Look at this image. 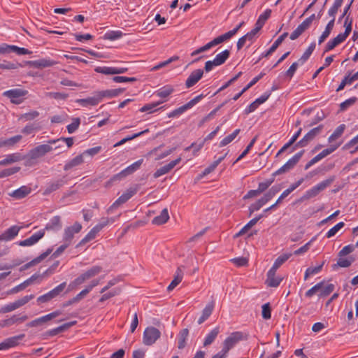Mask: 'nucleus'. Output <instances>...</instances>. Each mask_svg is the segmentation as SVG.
I'll list each match as a JSON object with an SVG mask.
<instances>
[{"mask_svg": "<svg viewBox=\"0 0 358 358\" xmlns=\"http://www.w3.org/2000/svg\"><path fill=\"white\" fill-rule=\"evenodd\" d=\"M227 153L224 154V155L218 157L215 161H214L210 166L206 167L203 173V176H207L208 174L210 173L212 171H213L215 168L218 166V164L225 158Z\"/></svg>", "mask_w": 358, "mask_h": 358, "instance_id": "4c0bfd02", "label": "nucleus"}, {"mask_svg": "<svg viewBox=\"0 0 358 358\" xmlns=\"http://www.w3.org/2000/svg\"><path fill=\"white\" fill-rule=\"evenodd\" d=\"M181 160L180 157L171 161L169 164L160 167L154 173V178H157L167 173H169L171 169H173Z\"/></svg>", "mask_w": 358, "mask_h": 358, "instance_id": "dca6fc26", "label": "nucleus"}, {"mask_svg": "<svg viewBox=\"0 0 358 358\" xmlns=\"http://www.w3.org/2000/svg\"><path fill=\"white\" fill-rule=\"evenodd\" d=\"M220 333V327H216L212 329L206 336L203 341V346H208L213 343L218 334Z\"/></svg>", "mask_w": 358, "mask_h": 358, "instance_id": "2f4dec72", "label": "nucleus"}, {"mask_svg": "<svg viewBox=\"0 0 358 358\" xmlns=\"http://www.w3.org/2000/svg\"><path fill=\"white\" fill-rule=\"evenodd\" d=\"M240 131H241L240 129H237L234 130L232 134L228 135L227 136L224 138L220 141V146L224 147V146L228 145L229 143H230L238 135Z\"/></svg>", "mask_w": 358, "mask_h": 358, "instance_id": "49530a36", "label": "nucleus"}, {"mask_svg": "<svg viewBox=\"0 0 358 358\" xmlns=\"http://www.w3.org/2000/svg\"><path fill=\"white\" fill-rule=\"evenodd\" d=\"M203 70L199 69L193 71L185 81L186 88H190L195 85L203 77Z\"/></svg>", "mask_w": 358, "mask_h": 358, "instance_id": "f8f14e48", "label": "nucleus"}, {"mask_svg": "<svg viewBox=\"0 0 358 358\" xmlns=\"http://www.w3.org/2000/svg\"><path fill=\"white\" fill-rule=\"evenodd\" d=\"M99 232V231L94 227L89 232L88 234L80 241V243L77 245V248L81 245H85L87 242L93 240L96 236L97 234Z\"/></svg>", "mask_w": 358, "mask_h": 358, "instance_id": "c9c22d12", "label": "nucleus"}, {"mask_svg": "<svg viewBox=\"0 0 358 358\" xmlns=\"http://www.w3.org/2000/svg\"><path fill=\"white\" fill-rule=\"evenodd\" d=\"M28 94V91L22 88H14L6 90L2 95L10 99L13 104L19 105L24 102L25 96Z\"/></svg>", "mask_w": 358, "mask_h": 358, "instance_id": "f03ea898", "label": "nucleus"}, {"mask_svg": "<svg viewBox=\"0 0 358 358\" xmlns=\"http://www.w3.org/2000/svg\"><path fill=\"white\" fill-rule=\"evenodd\" d=\"M163 102H164V101H157V102L145 104L140 109V111L142 113L147 112L148 113H152L155 111H157L159 109V108H157V107L158 106H159L161 103H162Z\"/></svg>", "mask_w": 358, "mask_h": 358, "instance_id": "a19ab883", "label": "nucleus"}, {"mask_svg": "<svg viewBox=\"0 0 358 358\" xmlns=\"http://www.w3.org/2000/svg\"><path fill=\"white\" fill-rule=\"evenodd\" d=\"M334 178H330L326 179L316 185L313 186L310 189L307 190L304 194L301 197V201L308 200L310 199L314 198L317 196L321 192L324 190L327 187L331 185V184L334 182Z\"/></svg>", "mask_w": 358, "mask_h": 358, "instance_id": "f257e3e1", "label": "nucleus"}, {"mask_svg": "<svg viewBox=\"0 0 358 358\" xmlns=\"http://www.w3.org/2000/svg\"><path fill=\"white\" fill-rule=\"evenodd\" d=\"M45 235V229L40 230L29 238L20 241L17 243L20 246L26 247V246H31L36 243L40 239H41Z\"/></svg>", "mask_w": 358, "mask_h": 358, "instance_id": "ddd939ff", "label": "nucleus"}, {"mask_svg": "<svg viewBox=\"0 0 358 358\" xmlns=\"http://www.w3.org/2000/svg\"><path fill=\"white\" fill-rule=\"evenodd\" d=\"M87 295L86 294V291H84V290H82L79 294H78L76 296H74L73 298L71 299L70 300L66 301L64 304H63V307H66V306H69L70 305H72L75 303H77L78 301H80L82 299H83L85 296Z\"/></svg>", "mask_w": 358, "mask_h": 358, "instance_id": "5fc2aeb1", "label": "nucleus"}, {"mask_svg": "<svg viewBox=\"0 0 358 358\" xmlns=\"http://www.w3.org/2000/svg\"><path fill=\"white\" fill-rule=\"evenodd\" d=\"M22 136L21 135H16L6 140L0 139L1 148L3 146H13L18 143L22 139Z\"/></svg>", "mask_w": 358, "mask_h": 358, "instance_id": "ea45409f", "label": "nucleus"}, {"mask_svg": "<svg viewBox=\"0 0 358 358\" xmlns=\"http://www.w3.org/2000/svg\"><path fill=\"white\" fill-rule=\"evenodd\" d=\"M345 129V125L344 124H342L339 125L335 131L333 132V134L329 137L328 141L329 143H331L338 138L341 136V135L343 134L344 131Z\"/></svg>", "mask_w": 358, "mask_h": 358, "instance_id": "37998d69", "label": "nucleus"}, {"mask_svg": "<svg viewBox=\"0 0 358 358\" xmlns=\"http://www.w3.org/2000/svg\"><path fill=\"white\" fill-rule=\"evenodd\" d=\"M189 335L188 329H182L178 334V348L183 349L186 345V341Z\"/></svg>", "mask_w": 358, "mask_h": 358, "instance_id": "e433bc0d", "label": "nucleus"}, {"mask_svg": "<svg viewBox=\"0 0 358 358\" xmlns=\"http://www.w3.org/2000/svg\"><path fill=\"white\" fill-rule=\"evenodd\" d=\"M66 285V283L65 282L59 284L58 286L55 287L53 289L48 292L49 295L52 298H55L60 295V294L64 291Z\"/></svg>", "mask_w": 358, "mask_h": 358, "instance_id": "6e6d98bb", "label": "nucleus"}, {"mask_svg": "<svg viewBox=\"0 0 358 358\" xmlns=\"http://www.w3.org/2000/svg\"><path fill=\"white\" fill-rule=\"evenodd\" d=\"M303 64V63H300L299 60L294 62L288 69V70L285 72V76L288 77L289 79H291L293 77L294 74L295 73L298 66H301Z\"/></svg>", "mask_w": 358, "mask_h": 358, "instance_id": "69168bd1", "label": "nucleus"}, {"mask_svg": "<svg viewBox=\"0 0 358 358\" xmlns=\"http://www.w3.org/2000/svg\"><path fill=\"white\" fill-rule=\"evenodd\" d=\"M174 91V88L171 85H166L157 90L155 94L156 96L166 99Z\"/></svg>", "mask_w": 358, "mask_h": 358, "instance_id": "473e14b6", "label": "nucleus"}, {"mask_svg": "<svg viewBox=\"0 0 358 358\" xmlns=\"http://www.w3.org/2000/svg\"><path fill=\"white\" fill-rule=\"evenodd\" d=\"M86 280H87V278L85 276V273H83L81 275H80L78 278H76L74 280L70 282V284L69 285V289H74L77 286L84 283Z\"/></svg>", "mask_w": 358, "mask_h": 358, "instance_id": "8fccbe9b", "label": "nucleus"}, {"mask_svg": "<svg viewBox=\"0 0 358 358\" xmlns=\"http://www.w3.org/2000/svg\"><path fill=\"white\" fill-rule=\"evenodd\" d=\"M67 183L66 176H63L61 178L52 180L47 183L45 189L43 192V195H48L53 192H55L63 187Z\"/></svg>", "mask_w": 358, "mask_h": 358, "instance_id": "1a4fd4ad", "label": "nucleus"}, {"mask_svg": "<svg viewBox=\"0 0 358 358\" xmlns=\"http://www.w3.org/2000/svg\"><path fill=\"white\" fill-rule=\"evenodd\" d=\"M355 261V258L352 257H349L348 258H339L337 262V264L336 266L347 268L349 267L352 263Z\"/></svg>", "mask_w": 358, "mask_h": 358, "instance_id": "680f3d73", "label": "nucleus"}, {"mask_svg": "<svg viewBox=\"0 0 358 358\" xmlns=\"http://www.w3.org/2000/svg\"><path fill=\"white\" fill-rule=\"evenodd\" d=\"M52 252V249H48L45 252H44L43 253H42L41 255H40L38 257L34 258V259H32L31 261H30L29 262L25 264L24 265H23L20 268V271H25L38 264H39L40 262H41L44 259H45L50 253Z\"/></svg>", "mask_w": 358, "mask_h": 358, "instance_id": "a211bd4d", "label": "nucleus"}, {"mask_svg": "<svg viewBox=\"0 0 358 358\" xmlns=\"http://www.w3.org/2000/svg\"><path fill=\"white\" fill-rule=\"evenodd\" d=\"M319 283L322 284V287L319 290L318 296L320 298H324L329 295L335 289V285L332 283L325 284L324 281H321Z\"/></svg>", "mask_w": 358, "mask_h": 358, "instance_id": "b1692460", "label": "nucleus"}, {"mask_svg": "<svg viewBox=\"0 0 358 358\" xmlns=\"http://www.w3.org/2000/svg\"><path fill=\"white\" fill-rule=\"evenodd\" d=\"M324 262L315 267H309L306 269L304 275V280H306L310 275H314L320 273L323 267Z\"/></svg>", "mask_w": 358, "mask_h": 358, "instance_id": "c03bdc74", "label": "nucleus"}, {"mask_svg": "<svg viewBox=\"0 0 358 358\" xmlns=\"http://www.w3.org/2000/svg\"><path fill=\"white\" fill-rule=\"evenodd\" d=\"M20 170V166H15L9 169H6L3 171H0V178H6L8 176H10L11 175H13L17 172H19Z\"/></svg>", "mask_w": 358, "mask_h": 358, "instance_id": "bf43d9fd", "label": "nucleus"}, {"mask_svg": "<svg viewBox=\"0 0 358 358\" xmlns=\"http://www.w3.org/2000/svg\"><path fill=\"white\" fill-rule=\"evenodd\" d=\"M20 66V64L17 63H13L8 61H2L0 62V69L3 70H12L16 69Z\"/></svg>", "mask_w": 358, "mask_h": 358, "instance_id": "0e129e2a", "label": "nucleus"}, {"mask_svg": "<svg viewBox=\"0 0 358 358\" xmlns=\"http://www.w3.org/2000/svg\"><path fill=\"white\" fill-rule=\"evenodd\" d=\"M31 192V188L29 186L23 185L20 188L8 193V195L15 199H22L29 195Z\"/></svg>", "mask_w": 358, "mask_h": 358, "instance_id": "6ab92c4d", "label": "nucleus"}, {"mask_svg": "<svg viewBox=\"0 0 358 358\" xmlns=\"http://www.w3.org/2000/svg\"><path fill=\"white\" fill-rule=\"evenodd\" d=\"M304 150H301L298 153L295 154L291 159H289L282 166L278 169L276 171L273 173V176L285 173L292 169L295 165L299 162L301 158Z\"/></svg>", "mask_w": 358, "mask_h": 358, "instance_id": "20e7f679", "label": "nucleus"}, {"mask_svg": "<svg viewBox=\"0 0 358 358\" xmlns=\"http://www.w3.org/2000/svg\"><path fill=\"white\" fill-rule=\"evenodd\" d=\"M116 220V217H103L101 221L94 226L100 231L103 227L109 224L113 223Z\"/></svg>", "mask_w": 358, "mask_h": 358, "instance_id": "052dcab7", "label": "nucleus"}, {"mask_svg": "<svg viewBox=\"0 0 358 358\" xmlns=\"http://www.w3.org/2000/svg\"><path fill=\"white\" fill-rule=\"evenodd\" d=\"M95 71L104 75H114L115 67L111 66H98L95 69Z\"/></svg>", "mask_w": 358, "mask_h": 358, "instance_id": "774afa93", "label": "nucleus"}, {"mask_svg": "<svg viewBox=\"0 0 358 358\" xmlns=\"http://www.w3.org/2000/svg\"><path fill=\"white\" fill-rule=\"evenodd\" d=\"M271 14V9H266L262 14H261L256 23L255 27L259 31L263 27L266 21L270 17Z\"/></svg>", "mask_w": 358, "mask_h": 358, "instance_id": "cd10ccee", "label": "nucleus"}, {"mask_svg": "<svg viewBox=\"0 0 358 358\" xmlns=\"http://www.w3.org/2000/svg\"><path fill=\"white\" fill-rule=\"evenodd\" d=\"M230 51L229 50H224L222 52L217 54L214 58V61L217 66L223 64L227 59L229 57Z\"/></svg>", "mask_w": 358, "mask_h": 358, "instance_id": "58836bf2", "label": "nucleus"}, {"mask_svg": "<svg viewBox=\"0 0 358 358\" xmlns=\"http://www.w3.org/2000/svg\"><path fill=\"white\" fill-rule=\"evenodd\" d=\"M52 150V148L50 145L42 144L31 150L29 152V156L31 159H35L43 157L46 153L50 152Z\"/></svg>", "mask_w": 358, "mask_h": 358, "instance_id": "9d476101", "label": "nucleus"}, {"mask_svg": "<svg viewBox=\"0 0 358 358\" xmlns=\"http://www.w3.org/2000/svg\"><path fill=\"white\" fill-rule=\"evenodd\" d=\"M346 38L341 34H339L336 37L329 41L326 44L324 52H329L333 50L336 46L345 41Z\"/></svg>", "mask_w": 358, "mask_h": 358, "instance_id": "5701e85b", "label": "nucleus"}, {"mask_svg": "<svg viewBox=\"0 0 358 358\" xmlns=\"http://www.w3.org/2000/svg\"><path fill=\"white\" fill-rule=\"evenodd\" d=\"M122 35H123V33L120 30L109 31H107L104 34L103 38H104V39H106V40L114 41V40L121 38L122 36Z\"/></svg>", "mask_w": 358, "mask_h": 358, "instance_id": "3c124183", "label": "nucleus"}, {"mask_svg": "<svg viewBox=\"0 0 358 358\" xmlns=\"http://www.w3.org/2000/svg\"><path fill=\"white\" fill-rule=\"evenodd\" d=\"M76 102L79 103L83 107H87L89 106H96L101 102V101L99 96H98V92H95L92 96H90L85 99H77Z\"/></svg>", "mask_w": 358, "mask_h": 358, "instance_id": "f3484780", "label": "nucleus"}, {"mask_svg": "<svg viewBox=\"0 0 358 358\" xmlns=\"http://www.w3.org/2000/svg\"><path fill=\"white\" fill-rule=\"evenodd\" d=\"M102 271V267L100 266H94L84 272L87 280L96 276Z\"/></svg>", "mask_w": 358, "mask_h": 358, "instance_id": "de8ad7c7", "label": "nucleus"}, {"mask_svg": "<svg viewBox=\"0 0 358 358\" xmlns=\"http://www.w3.org/2000/svg\"><path fill=\"white\" fill-rule=\"evenodd\" d=\"M29 66L36 68L43 69L46 67H50L57 64V62L52 60L49 58H41L37 60L29 61L27 62Z\"/></svg>", "mask_w": 358, "mask_h": 358, "instance_id": "4468645a", "label": "nucleus"}, {"mask_svg": "<svg viewBox=\"0 0 358 358\" xmlns=\"http://www.w3.org/2000/svg\"><path fill=\"white\" fill-rule=\"evenodd\" d=\"M214 308V303H210L204 308V309L202 311L201 316L198 320V324H201L203 322H204L212 314V312Z\"/></svg>", "mask_w": 358, "mask_h": 358, "instance_id": "c756f323", "label": "nucleus"}, {"mask_svg": "<svg viewBox=\"0 0 358 358\" xmlns=\"http://www.w3.org/2000/svg\"><path fill=\"white\" fill-rule=\"evenodd\" d=\"M292 256L291 253L283 254L279 256L274 262L272 267L271 268L277 271V269L283 264L290 257Z\"/></svg>", "mask_w": 358, "mask_h": 358, "instance_id": "79ce46f5", "label": "nucleus"}, {"mask_svg": "<svg viewBox=\"0 0 358 358\" xmlns=\"http://www.w3.org/2000/svg\"><path fill=\"white\" fill-rule=\"evenodd\" d=\"M204 97L203 94H199L195 96L194 99L190 100L189 102L185 103V105L173 110L168 114L169 117H175L180 115L186 110L192 108L194 106L198 103Z\"/></svg>", "mask_w": 358, "mask_h": 358, "instance_id": "39448f33", "label": "nucleus"}, {"mask_svg": "<svg viewBox=\"0 0 358 358\" xmlns=\"http://www.w3.org/2000/svg\"><path fill=\"white\" fill-rule=\"evenodd\" d=\"M231 37H232L231 33L228 31L222 35H220V36L215 38L213 41L208 43V44L209 45L210 48H211L215 45H217L230 39Z\"/></svg>", "mask_w": 358, "mask_h": 358, "instance_id": "7c9ffc66", "label": "nucleus"}, {"mask_svg": "<svg viewBox=\"0 0 358 358\" xmlns=\"http://www.w3.org/2000/svg\"><path fill=\"white\" fill-rule=\"evenodd\" d=\"M21 229V227L17 225L11 226L0 235V241H9L13 240L17 236Z\"/></svg>", "mask_w": 358, "mask_h": 358, "instance_id": "2eb2a0df", "label": "nucleus"}, {"mask_svg": "<svg viewBox=\"0 0 358 358\" xmlns=\"http://www.w3.org/2000/svg\"><path fill=\"white\" fill-rule=\"evenodd\" d=\"M83 155L80 154L79 155H77L73 159H72L71 161L68 162L64 167V169L65 171H68L71 169H72L74 166H78L83 163Z\"/></svg>", "mask_w": 358, "mask_h": 358, "instance_id": "72a5a7b5", "label": "nucleus"}, {"mask_svg": "<svg viewBox=\"0 0 358 358\" xmlns=\"http://www.w3.org/2000/svg\"><path fill=\"white\" fill-rule=\"evenodd\" d=\"M138 190L137 186L129 187L110 206L108 213H111L113 209L117 208L120 205L126 203L134 195H135Z\"/></svg>", "mask_w": 358, "mask_h": 358, "instance_id": "7ed1b4c3", "label": "nucleus"}, {"mask_svg": "<svg viewBox=\"0 0 358 358\" xmlns=\"http://www.w3.org/2000/svg\"><path fill=\"white\" fill-rule=\"evenodd\" d=\"M243 334L241 331L231 333L224 341L222 350L227 355L228 352L240 341L243 340Z\"/></svg>", "mask_w": 358, "mask_h": 358, "instance_id": "423d86ee", "label": "nucleus"}, {"mask_svg": "<svg viewBox=\"0 0 358 358\" xmlns=\"http://www.w3.org/2000/svg\"><path fill=\"white\" fill-rule=\"evenodd\" d=\"M225 103H222L221 105L218 106L217 108H215L214 110H213L210 113H208L207 115L203 117L200 122L198 124V126L199 127H202L205 122L209 121L210 119H212L214 115L216 114V113L224 105Z\"/></svg>", "mask_w": 358, "mask_h": 358, "instance_id": "a18cd8bd", "label": "nucleus"}, {"mask_svg": "<svg viewBox=\"0 0 358 358\" xmlns=\"http://www.w3.org/2000/svg\"><path fill=\"white\" fill-rule=\"evenodd\" d=\"M120 293V289L115 288L113 289L112 291L105 293L102 295V296L99 299V302L102 303Z\"/></svg>", "mask_w": 358, "mask_h": 358, "instance_id": "338daca9", "label": "nucleus"}, {"mask_svg": "<svg viewBox=\"0 0 358 358\" xmlns=\"http://www.w3.org/2000/svg\"><path fill=\"white\" fill-rule=\"evenodd\" d=\"M323 128V125H319L317 127H315L310 130L304 136L309 141H312L317 135H318Z\"/></svg>", "mask_w": 358, "mask_h": 358, "instance_id": "4d7b16f0", "label": "nucleus"}, {"mask_svg": "<svg viewBox=\"0 0 358 358\" xmlns=\"http://www.w3.org/2000/svg\"><path fill=\"white\" fill-rule=\"evenodd\" d=\"M38 115H39V113L38 111H36V110H31V111H29L28 113L22 114L19 117L18 120H24L25 121H30V120H34Z\"/></svg>", "mask_w": 358, "mask_h": 358, "instance_id": "13d9d810", "label": "nucleus"}, {"mask_svg": "<svg viewBox=\"0 0 358 358\" xmlns=\"http://www.w3.org/2000/svg\"><path fill=\"white\" fill-rule=\"evenodd\" d=\"M22 159L20 153H13L6 156V157L0 161V166H6L14 162H19Z\"/></svg>", "mask_w": 358, "mask_h": 358, "instance_id": "bb28decb", "label": "nucleus"}, {"mask_svg": "<svg viewBox=\"0 0 358 358\" xmlns=\"http://www.w3.org/2000/svg\"><path fill=\"white\" fill-rule=\"evenodd\" d=\"M81 229L82 225L78 222H76L72 226L66 227L64 230L63 241L71 245L74 235L79 233Z\"/></svg>", "mask_w": 358, "mask_h": 358, "instance_id": "6e6552de", "label": "nucleus"}, {"mask_svg": "<svg viewBox=\"0 0 358 358\" xmlns=\"http://www.w3.org/2000/svg\"><path fill=\"white\" fill-rule=\"evenodd\" d=\"M160 336L161 333L157 328L154 327H148L143 332V343L145 345H151L156 342Z\"/></svg>", "mask_w": 358, "mask_h": 358, "instance_id": "0eeeda50", "label": "nucleus"}, {"mask_svg": "<svg viewBox=\"0 0 358 358\" xmlns=\"http://www.w3.org/2000/svg\"><path fill=\"white\" fill-rule=\"evenodd\" d=\"M143 162V159H139L133 163L132 164L129 165V166H127L126 169H123L122 172L124 176L127 177L134 173L136 171H137L141 167Z\"/></svg>", "mask_w": 358, "mask_h": 358, "instance_id": "f704fd0d", "label": "nucleus"}, {"mask_svg": "<svg viewBox=\"0 0 358 358\" xmlns=\"http://www.w3.org/2000/svg\"><path fill=\"white\" fill-rule=\"evenodd\" d=\"M3 48L5 49V53L14 52L18 55H24L31 54V52L24 48H20L16 45H9L3 44Z\"/></svg>", "mask_w": 358, "mask_h": 358, "instance_id": "393cba45", "label": "nucleus"}, {"mask_svg": "<svg viewBox=\"0 0 358 358\" xmlns=\"http://www.w3.org/2000/svg\"><path fill=\"white\" fill-rule=\"evenodd\" d=\"M62 228L60 217L54 216L50 222L46 224L45 229L46 230H59Z\"/></svg>", "mask_w": 358, "mask_h": 358, "instance_id": "c85d7f7f", "label": "nucleus"}, {"mask_svg": "<svg viewBox=\"0 0 358 358\" xmlns=\"http://www.w3.org/2000/svg\"><path fill=\"white\" fill-rule=\"evenodd\" d=\"M280 190V186H273L263 196V198L268 202L271 200L279 191Z\"/></svg>", "mask_w": 358, "mask_h": 358, "instance_id": "e2e57ef3", "label": "nucleus"}, {"mask_svg": "<svg viewBox=\"0 0 358 358\" xmlns=\"http://www.w3.org/2000/svg\"><path fill=\"white\" fill-rule=\"evenodd\" d=\"M275 273L276 271L272 268H270V270L268 271L266 284L268 287H276L282 280V278L276 276Z\"/></svg>", "mask_w": 358, "mask_h": 358, "instance_id": "aec40b11", "label": "nucleus"}, {"mask_svg": "<svg viewBox=\"0 0 358 358\" xmlns=\"http://www.w3.org/2000/svg\"><path fill=\"white\" fill-rule=\"evenodd\" d=\"M341 143L336 144V145H331L329 148L323 150L320 153L317 155V158H319L320 160L322 159L327 155L331 154L333 152H334L339 146Z\"/></svg>", "mask_w": 358, "mask_h": 358, "instance_id": "603ef678", "label": "nucleus"}, {"mask_svg": "<svg viewBox=\"0 0 358 358\" xmlns=\"http://www.w3.org/2000/svg\"><path fill=\"white\" fill-rule=\"evenodd\" d=\"M183 266H179L175 273L174 278L168 286V291H172L182 280L183 278Z\"/></svg>", "mask_w": 358, "mask_h": 358, "instance_id": "412c9836", "label": "nucleus"}, {"mask_svg": "<svg viewBox=\"0 0 358 358\" xmlns=\"http://www.w3.org/2000/svg\"><path fill=\"white\" fill-rule=\"evenodd\" d=\"M315 48V43H312L308 48L306 49V50L304 52L303 55L301 57V58L299 59L300 63L304 64L310 57L313 52L314 51Z\"/></svg>", "mask_w": 358, "mask_h": 358, "instance_id": "09e8293b", "label": "nucleus"}, {"mask_svg": "<svg viewBox=\"0 0 358 358\" xmlns=\"http://www.w3.org/2000/svg\"><path fill=\"white\" fill-rule=\"evenodd\" d=\"M266 203H267L266 201L263 197H262L257 201H256L255 203H252L249 207V211H250L249 215L250 216L255 211L259 210Z\"/></svg>", "mask_w": 358, "mask_h": 358, "instance_id": "864d4df0", "label": "nucleus"}, {"mask_svg": "<svg viewBox=\"0 0 358 358\" xmlns=\"http://www.w3.org/2000/svg\"><path fill=\"white\" fill-rule=\"evenodd\" d=\"M27 320V316L25 315H22L21 317L16 315H13L10 317L3 320L1 326L3 327H10V326L13 325L14 324L23 322L24 321H25Z\"/></svg>", "mask_w": 358, "mask_h": 358, "instance_id": "4be33fe9", "label": "nucleus"}, {"mask_svg": "<svg viewBox=\"0 0 358 358\" xmlns=\"http://www.w3.org/2000/svg\"><path fill=\"white\" fill-rule=\"evenodd\" d=\"M169 219V215L167 208H164L159 215L156 216L152 220V223L155 225H162L166 223Z\"/></svg>", "mask_w": 358, "mask_h": 358, "instance_id": "a878e982", "label": "nucleus"}, {"mask_svg": "<svg viewBox=\"0 0 358 358\" xmlns=\"http://www.w3.org/2000/svg\"><path fill=\"white\" fill-rule=\"evenodd\" d=\"M24 336V334H20L5 339L0 343V350H6L17 346Z\"/></svg>", "mask_w": 358, "mask_h": 358, "instance_id": "9b49d317", "label": "nucleus"}]
</instances>
